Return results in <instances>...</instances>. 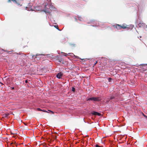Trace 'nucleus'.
Returning a JSON list of instances; mask_svg holds the SVG:
<instances>
[{"mask_svg":"<svg viewBox=\"0 0 147 147\" xmlns=\"http://www.w3.org/2000/svg\"><path fill=\"white\" fill-rule=\"evenodd\" d=\"M35 9L36 10L40 11L41 9H43V7H35Z\"/></svg>","mask_w":147,"mask_h":147,"instance_id":"obj_5","label":"nucleus"},{"mask_svg":"<svg viewBox=\"0 0 147 147\" xmlns=\"http://www.w3.org/2000/svg\"><path fill=\"white\" fill-rule=\"evenodd\" d=\"M97 63V61H96V62L95 63L94 65H95Z\"/></svg>","mask_w":147,"mask_h":147,"instance_id":"obj_23","label":"nucleus"},{"mask_svg":"<svg viewBox=\"0 0 147 147\" xmlns=\"http://www.w3.org/2000/svg\"><path fill=\"white\" fill-rule=\"evenodd\" d=\"M115 27L117 30H120L122 28L125 29L127 28L126 25L125 24H123L122 26H120L119 24H117L115 26Z\"/></svg>","mask_w":147,"mask_h":147,"instance_id":"obj_1","label":"nucleus"},{"mask_svg":"<svg viewBox=\"0 0 147 147\" xmlns=\"http://www.w3.org/2000/svg\"><path fill=\"white\" fill-rule=\"evenodd\" d=\"M10 2V0H8V2Z\"/></svg>","mask_w":147,"mask_h":147,"instance_id":"obj_25","label":"nucleus"},{"mask_svg":"<svg viewBox=\"0 0 147 147\" xmlns=\"http://www.w3.org/2000/svg\"><path fill=\"white\" fill-rule=\"evenodd\" d=\"M21 0H16V2H17V1H21Z\"/></svg>","mask_w":147,"mask_h":147,"instance_id":"obj_22","label":"nucleus"},{"mask_svg":"<svg viewBox=\"0 0 147 147\" xmlns=\"http://www.w3.org/2000/svg\"><path fill=\"white\" fill-rule=\"evenodd\" d=\"M42 55H44L43 54H37V55H36V58H37V56H42Z\"/></svg>","mask_w":147,"mask_h":147,"instance_id":"obj_12","label":"nucleus"},{"mask_svg":"<svg viewBox=\"0 0 147 147\" xmlns=\"http://www.w3.org/2000/svg\"><path fill=\"white\" fill-rule=\"evenodd\" d=\"M92 113V115H98L100 116V114L99 113H98L95 111H93Z\"/></svg>","mask_w":147,"mask_h":147,"instance_id":"obj_4","label":"nucleus"},{"mask_svg":"<svg viewBox=\"0 0 147 147\" xmlns=\"http://www.w3.org/2000/svg\"><path fill=\"white\" fill-rule=\"evenodd\" d=\"M112 98H112V97L111 98V99H112Z\"/></svg>","mask_w":147,"mask_h":147,"instance_id":"obj_28","label":"nucleus"},{"mask_svg":"<svg viewBox=\"0 0 147 147\" xmlns=\"http://www.w3.org/2000/svg\"><path fill=\"white\" fill-rule=\"evenodd\" d=\"M62 76V73L60 72L59 73H58L57 75V77L59 78H61Z\"/></svg>","mask_w":147,"mask_h":147,"instance_id":"obj_3","label":"nucleus"},{"mask_svg":"<svg viewBox=\"0 0 147 147\" xmlns=\"http://www.w3.org/2000/svg\"><path fill=\"white\" fill-rule=\"evenodd\" d=\"M43 111V112H47V111H45V110H42V111Z\"/></svg>","mask_w":147,"mask_h":147,"instance_id":"obj_20","label":"nucleus"},{"mask_svg":"<svg viewBox=\"0 0 147 147\" xmlns=\"http://www.w3.org/2000/svg\"><path fill=\"white\" fill-rule=\"evenodd\" d=\"M146 26L147 27V26Z\"/></svg>","mask_w":147,"mask_h":147,"instance_id":"obj_30","label":"nucleus"},{"mask_svg":"<svg viewBox=\"0 0 147 147\" xmlns=\"http://www.w3.org/2000/svg\"><path fill=\"white\" fill-rule=\"evenodd\" d=\"M97 23L96 22L94 23H93L94 25H93V26H95H95H100V25H99L98 23V25H97Z\"/></svg>","mask_w":147,"mask_h":147,"instance_id":"obj_9","label":"nucleus"},{"mask_svg":"<svg viewBox=\"0 0 147 147\" xmlns=\"http://www.w3.org/2000/svg\"><path fill=\"white\" fill-rule=\"evenodd\" d=\"M26 9L27 10H28V11H32V9H30V8L29 9V8L28 7H26Z\"/></svg>","mask_w":147,"mask_h":147,"instance_id":"obj_14","label":"nucleus"},{"mask_svg":"<svg viewBox=\"0 0 147 147\" xmlns=\"http://www.w3.org/2000/svg\"><path fill=\"white\" fill-rule=\"evenodd\" d=\"M68 55H69L70 56H71L72 57H73V56L75 57L76 58H78V57L77 56H76L73 53H69L68 54Z\"/></svg>","mask_w":147,"mask_h":147,"instance_id":"obj_7","label":"nucleus"},{"mask_svg":"<svg viewBox=\"0 0 147 147\" xmlns=\"http://www.w3.org/2000/svg\"><path fill=\"white\" fill-rule=\"evenodd\" d=\"M50 112H51L52 113H53V111H50Z\"/></svg>","mask_w":147,"mask_h":147,"instance_id":"obj_24","label":"nucleus"},{"mask_svg":"<svg viewBox=\"0 0 147 147\" xmlns=\"http://www.w3.org/2000/svg\"><path fill=\"white\" fill-rule=\"evenodd\" d=\"M143 25L144 24L140 23L139 24H138V25L139 27H140L141 26H143Z\"/></svg>","mask_w":147,"mask_h":147,"instance_id":"obj_11","label":"nucleus"},{"mask_svg":"<svg viewBox=\"0 0 147 147\" xmlns=\"http://www.w3.org/2000/svg\"><path fill=\"white\" fill-rule=\"evenodd\" d=\"M134 26L132 24L129 25V29L132 30L134 28Z\"/></svg>","mask_w":147,"mask_h":147,"instance_id":"obj_8","label":"nucleus"},{"mask_svg":"<svg viewBox=\"0 0 147 147\" xmlns=\"http://www.w3.org/2000/svg\"><path fill=\"white\" fill-rule=\"evenodd\" d=\"M26 83L27 82V80H26Z\"/></svg>","mask_w":147,"mask_h":147,"instance_id":"obj_27","label":"nucleus"},{"mask_svg":"<svg viewBox=\"0 0 147 147\" xmlns=\"http://www.w3.org/2000/svg\"><path fill=\"white\" fill-rule=\"evenodd\" d=\"M141 65L142 66H143L144 65V64H142Z\"/></svg>","mask_w":147,"mask_h":147,"instance_id":"obj_26","label":"nucleus"},{"mask_svg":"<svg viewBox=\"0 0 147 147\" xmlns=\"http://www.w3.org/2000/svg\"><path fill=\"white\" fill-rule=\"evenodd\" d=\"M54 27L55 28H56L58 30H59L58 27V26H54Z\"/></svg>","mask_w":147,"mask_h":147,"instance_id":"obj_16","label":"nucleus"},{"mask_svg":"<svg viewBox=\"0 0 147 147\" xmlns=\"http://www.w3.org/2000/svg\"><path fill=\"white\" fill-rule=\"evenodd\" d=\"M47 5V3H45V4H44V7L43 8H45L46 7Z\"/></svg>","mask_w":147,"mask_h":147,"instance_id":"obj_15","label":"nucleus"},{"mask_svg":"<svg viewBox=\"0 0 147 147\" xmlns=\"http://www.w3.org/2000/svg\"><path fill=\"white\" fill-rule=\"evenodd\" d=\"M86 100L87 101L92 100L95 101H97L100 100L101 99L99 97H92L89 98H87Z\"/></svg>","mask_w":147,"mask_h":147,"instance_id":"obj_2","label":"nucleus"},{"mask_svg":"<svg viewBox=\"0 0 147 147\" xmlns=\"http://www.w3.org/2000/svg\"><path fill=\"white\" fill-rule=\"evenodd\" d=\"M63 53V56H66L67 55H68V54H67L66 53Z\"/></svg>","mask_w":147,"mask_h":147,"instance_id":"obj_13","label":"nucleus"},{"mask_svg":"<svg viewBox=\"0 0 147 147\" xmlns=\"http://www.w3.org/2000/svg\"><path fill=\"white\" fill-rule=\"evenodd\" d=\"M111 80V78H109V82H110V81H111V80Z\"/></svg>","mask_w":147,"mask_h":147,"instance_id":"obj_21","label":"nucleus"},{"mask_svg":"<svg viewBox=\"0 0 147 147\" xmlns=\"http://www.w3.org/2000/svg\"><path fill=\"white\" fill-rule=\"evenodd\" d=\"M37 109L38 110V111H42V110L40 109V108H37Z\"/></svg>","mask_w":147,"mask_h":147,"instance_id":"obj_18","label":"nucleus"},{"mask_svg":"<svg viewBox=\"0 0 147 147\" xmlns=\"http://www.w3.org/2000/svg\"><path fill=\"white\" fill-rule=\"evenodd\" d=\"M72 90L73 92H74L75 90V88L74 87H73L72 88Z\"/></svg>","mask_w":147,"mask_h":147,"instance_id":"obj_17","label":"nucleus"},{"mask_svg":"<svg viewBox=\"0 0 147 147\" xmlns=\"http://www.w3.org/2000/svg\"><path fill=\"white\" fill-rule=\"evenodd\" d=\"M49 9L51 10H54L55 9V8L53 5H50L49 6Z\"/></svg>","mask_w":147,"mask_h":147,"instance_id":"obj_6","label":"nucleus"},{"mask_svg":"<svg viewBox=\"0 0 147 147\" xmlns=\"http://www.w3.org/2000/svg\"><path fill=\"white\" fill-rule=\"evenodd\" d=\"M95 147H100V146H99L98 145H96L95 146Z\"/></svg>","mask_w":147,"mask_h":147,"instance_id":"obj_19","label":"nucleus"},{"mask_svg":"<svg viewBox=\"0 0 147 147\" xmlns=\"http://www.w3.org/2000/svg\"><path fill=\"white\" fill-rule=\"evenodd\" d=\"M78 19L80 21H82L83 20V18L81 17H79Z\"/></svg>","mask_w":147,"mask_h":147,"instance_id":"obj_10","label":"nucleus"},{"mask_svg":"<svg viewBox=\"0 0 147 147\" xmlns=\"http://www.w3.org/2000/svg\"><path fill=\"white\" fill-rule=\"evenodd\" d=\"M140 38H141V36H140Z\"/></svg>","mask_w":147,"mask_h":147,"instance_id":"obj_29","label":"nucleus"}]
</instances>
